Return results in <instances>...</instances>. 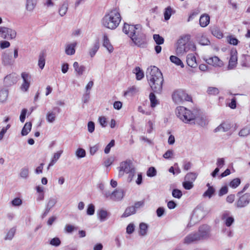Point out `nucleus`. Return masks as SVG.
Here are the masks:
<instances>
[{"instance_id":"28","label":"nucleus","mask_w":250,"mask_h":250,"mask_svg":"<svg viewBox=\"0 0 250 250\" xmlns=\"http://www.w3.org/2000/svg\"><path fill=\"white\" fill-rule=\"evenodd\" d=\"M73 67L75 71L80 76L83 75V72H84L86 69V67L84 65L79 66L78 62H74Z\"/></svg>"},{"instance_id":"63","label":"nucleus","mask_w":250,"mask_h":250,"mask_svg":"<svg viewBox=\"0 0 250 250\" xmlns=\"http://www.w3.org/2000/svg\"><path fill=\"white\" fill-rule=\"evenodd\" d=\"M228 187L227 186H224L221 188L218 192V195L220 197H221L225 194H226L228 192Z\"/></svg>"},{"instance_id":"21","label":"nucleus","mask_w":250,"mask_h":250,"mask_svg":"<svg viewBox=\"0 0 250 250\" xmlns=\"http://www.w3.org/2000/svg\"><path fill=\"white\" fill-rule=\"evenodd\" d=\"M103 45L104 47L111 53L113 51L114 48L112 45L111 44L110 41L106 34H104L103 36Z\"/></svg>"},{"instance_id":"47","label":"nucleus","mask_w":250,"mask_h":250,"mask_svg":"<svg viewBox=\"0 0 250 250\" xmlns=\"http://www.w3.org/2000/svg\"><path fill=\"white\" fill-rule=\"evenodd\" d=\"M56 119V113L54 112H48L46 114V120L50 123H53Z\"/></svg>"},{"instance_id":"12","label":"nucleus","mask_w":250,"mask_h":250,"mask_svg":"<svg viewBox=\"0 0 250 250\" xmlns=\"http://www.w3.org/2000/svg\"><path fill=\"white\" fill-rule=\"evenodd\" d=\"M125 196L124 190L117 188L112 192L111 200L115 201H121Z\"/></svg>"},{"instance_id":"14","label":"nucleus","mask_w":250,"mask_h":250,"mask_svg":"<svg viewBox=\"0 0 250 250\" xmlns=\"http://www.w3.org/2000/svg\"><path fill=\"white\" fill-rule=\"evenodd\" d=\"M206 62L208 64L215 67H222L224 64L223 62L217 56L210 57Z\"/></svg>"},{"instance_id":"15","label":"nucleus","mask_w":250,"mask_h":250,"mask_svg":"<svg viewBox=\"0 0 250 250\" xmlns=\"http://www.w3.org/2000/svg\"><path fill=\"white\" fill-rule=\"evenodd\" d=\"M17 82V78L13 74L8 75L4 78V83L6 86H11L16 83Z\"/></svg>"},{"instance_id":"35","label":"nucleus","mask_w":250,"mask_h":250,"mask_svg":"<svg viewBox=\"0 0 250 250\" xmlns=\"http://www.w3.org/2000/svg\"><path fill=\"white\" fill-rule=\"evenodd\" d=\"M215 193V189L214 187H208L204 193L203 196L204 197H208L210 199Z\"/></svg>"},{"instance_id":"58","label":"nucleus","mask_w":250,"mask_h":250,"mask_svg":"<svg viewBox=\"0 0 250 250\" xmlns=\"http://www.w3.org/2000/svg\"><path fill=\"white\" fill-rule=\"evenodd\" d=\"M207 92L209 95H216L219 94V89L215 87H208L207 90Z\"/></svg>"},{"instance_id":"8","label":"nucleus","mask_w":250,"mask_h":250,"mask_svg":"<svg viewBox=\"0 0 250 250\" xmlns=\"http://www.w3.org/2000/svg\"><path fill=\"white\" fill-rule=\"evenodd\" d=\"M15 30L6 27H0V37L4 39L12 40L16 37Z\"/></svg>"},{"instance_id":"30","label":"nucleus","mask_w":250,"mask_h":250,"mask_svg":"<svg viewBox=\"0 0 250 250\" xmlns=\"http://www.w3.org/2000/svg\"><path fill=\"white\" fill-rule=\"evenodd\" d=\"M148 226L146 223L142 222L139 224V235L140 236H145L147 234Z\"/></svg>"},{"instance_id":"22","label":"nucleus","mask_w":250,"mask_h":250,"mask_svg":"<svg viewBox=\"0 0 250 250\" xmlns=\"http://www.w3.org/2000/svg\"><path fill=\"white\" fill-rule=\"evenodd\" d=\"M196 41L201 45H208L210 44L209 40L203 35H198L196 36Z\"/></svg>"},{"instance_id":"42","label":"nucleus","mask_w":250,"mask_h":250,"mask_svg":"<svg viewBox=\"0 0 250 250\" xmlns=\"http://www.w3.org/2000/svg\"><path fill=\"white\" fill-rule=\"evenodd\" d=\"M153 39L157 45L163 44L165 42L164 38L159 34H154L153 35Z\"/></svg>"},{"instance_id":"10","label":"nucleus","mask_w":250,"mask_h":250,"mask_svg":"<svg viewBox=\"0 0 250 250\" xmlns=\"http://www.w3.org/2000/svg\"><path fill=\"white\" fill-rule=\"evenodd\" d=\"M237 64V51L236 49H232L230 51V59L229 62L228 69H234Z\"/></svg>"},{"instance_id":"16","label":"nucleus","mask_w":250,"mask_h":250,"mask_svg":"<svg viewBox=\"0 0 250 250\" xmlns=\"http://www.w3.org/2000/svg\"><path fill=\"white\" fill-rule=\"evenodd\" d=\"M119 167L121 169V170H123L126 173L129 171L130 168L134 167L132 166V161L130 159H127L120 163Z\"/></svg>"},{"instance_id":"64","label":"nucleus","mask_w":250,"mask_h":250,"mask_svg":"<svg viewBox=\"0 0 250 250\" xmlns=\"http://www.w3.org/2000/svg\"><path fill=\"white\" fill-rule=\"evenodd\" d=\"M157 216L158 217H162L166 213L165 209L163 207H160L156 210Z\"/></svg>"},{"instance_id":"33","label":"nucleus","mask_w":250,"mask_h":250,"mask_svg":"<svg viewBox=\"0 0 250 250\" xmlns=\"http://www.w3.org/2000/svg\"><path fill=\"white\" fill-rule=\"evenodd\" d=\"M155 92L153 91L149 94V98L150 102V106L151 107H154L159 104V101L157 99V97L155 94Z\"/></svg>"},{"instance_id":"5","label":"nucleus","mask_w":250,"mask_h":250,"mask_svg":"<svg viewBox=\"0 0 250 250\" xmlns=\"http://www.w3.org/2000/svg\"><path fill=\"white\" fill-rule=\"evenodd\" d=\"M129 37L134 45L140 48H146L147 46V40L146 34L142 31H138L136 33L130 34Z\"/></svg>"},{"instance_id":"54","label":"nucleus","mask_w":250,"mask_h":250,"mask_svg":"<svg viewBox=\"0 0 250 250\" xmlns=\"http://www.w3.org/2000/svg\"><path fill=\"white\" fill-rule=\"evenodd\" d=\"M131 30V33L133 34V32L136 33L138 31H142V26L141 24H136V25H131V26L129 27Z\"/></svg>"},{"instance_id":"48","label":"nucleus","mask_w":250,"mask_h":250,"mask_svg":"<svg viewBox=\"0 0 250 250\" xmlns=\"http://www.w3.org/2000/svg\"><path fill=\"white\" fill-rule=\"evenodd\" d=\"M250 134V127L246 126L242 128L239 132V135L241 137H246Z\"/></svg>"},{"instance_id":"9","label":"nucleus","mask_w":250,"mask_h":250,"mask_svg":"<svg viewBox=\"0 0 250 250\" xmlns=\"http://www.w3.org/2000/svg\"><path fill=\"white\" fill-rule=\"evenodd\" d=\"M192 124H197L199 126L204 127L208 125V121L205 114L196 111L194 112Z\"/></svg>"},{"instance_id":"25","label":"nucleus","mask_w":250,"mask_h":250,"mask_svg":"<svg viewBox=\"0 0 250 250\" xmlns=\"http://www.w3.org/2000/svg\"><path fill=\"white\" fill-rule=\"evenodd\" d=\"M77 42H75L67 45L65 48V52L67 55H72L75 53V47Z\"/></svg>"},{"instance_id":"1","label":"nucleus","mask_w":250,"mask_h":250,"mask_svg":"<svg viewBox=\"0 0 250 250\" xmlns=\"http://www.w3.org/2000/svg\"><path fill=\"white\" fill-rule=\"evenodd\" d=\"M146 76L151 90L156 94L162 91L164 78L162 73L155 66H151L146 72Z\"/></svg>"},{"instance_id":"7","label":"nucleus","mask_w":250,"mask_h":250,"mask_svg":"<svg viewBox=\"0 0 250 250\" xmlns=\"http://www.w3.org/2000/svg\"><path fill=\"white\" fill-rule=\"evenodd\" d=\"M172 98L175 102L182 101H192V98L182 89H178L175 91L172 94Z\"/></svg>"},{"instance_id":"50","label":"nucleus","mask_w":250,"mask_h":250,"mask_svg":"<svg viewBox=\"0 0 250 250\" xmlns=\"http://www.w3.org/2000/svg\"><path fill=\"white\" fill-rule=\"evenodd\" d=\"M76 155L78 158H82L85 156L86 151L82 148H79L76 151Z\"/></svg>"},{"instance_id":"34","label":"nucleus","mask_w":250,"mask_h":250,"mask_svg":"<svg viewBox=\"0 0 250 250\" xmlns=\"http://www.w3.org/2000/svg\"><path fill=\"white\" fill-rule=\"evenodd\" d=\"M170 61L171 62L175 64L176 65L180 66L182 68L184 67V64L181 60L178 57L171 55L169 57Z\"/></svg>"},{"instance_id":"40","label":"nucleus","mask_w":250,"mask_h":250,"mask_svg":"<svg viewBox=\"0 0 250 250\" xmlns=\"http://www.w3.org/2000/svg\"><path fill=\"white\" fill-rule=\"evenodd\" d=\"M68 4L67 2H64L59 10V13L61 16L65 15L68 9Z\"/></svg>"},{"instance_id":"60","label":"nucleus","mask_w":250,"mask_h":250,"mask_svg":"<svg viewBox=\"0 0 250 250\" xmlns=\"http://www.w3.org/2000/svg\"><path fill=\"white\" fill-rule=\"evenodd\" d=\"M16 231V229L13 228L11 229L7 233V234L4 238L5 240H11L14 236L15 233Z\"/></svg>"},{"instance_id":"17","label":"nucleus","mask_w":250,"mask_h":250,"mask_svg":"<svg viewBox=\"0 0 250 250\" xmlns=\"http://www.w3.org/2000/svg\"><path fill=\"white\" fill-rule=\"evenodd\" d=\"M97 213L98 218L101 222L106 220L110 216V213L103 208L98 210Z\"/></svg>"},{"instance_id":"20","label":"nucleus","mask_w":250,"mask_h":250,"mask_svg":"<svg viewBox=\"0 0 250 250\" xmlns=\"http://www.w3.org/2000/svg\"><path fill=\"white\" fill-rule=\"evenodd\" d=\"M187 62L189 66L192 68H195L198 65L196 57L192 54H189L187 55Z\"/></svg>"},{"instance_id":"27","label":"nucleus","mask_w":250,"mask_h":250,"mask_svg":"<svg viewBox=\"0 0 250 250\" xmlns=\"http://www.w3.org/2000/svg\"><path fill=\"white\" fill-rule=\"evenodd\" d=\"M175 13V10L172 9L171 6H168L165 9L164 12V19L165 21H168L170 19L172 14Z\"/></svg>"},{"instance_id":"49","label":"nucleus","mask_w":250,"mask_h":250,"mask_svg":"<svg viewBox=\"0 0 250 250\" xmlns=\"http://www.w3.org/2000/svg\"><path fill=\"white\" fill-rule=\"evenodd\" d=\"M171 194L173 197L177 199H180L183 195L182 191L178 188L173 189Z\"/></svg>"},{"instance_id":"24","label":"nucleus","mask_w":250,"mask_h":250,"mask_svg":"<svg viewBox=\"0 0 250 250\" xmlns=\"http://www.w3.org/2000/svg\"><path fill=\"white\" fill-rule=\"evenodd\" d=\"M210 31L212 35L218 39H221L223 37V34L220 31L219 28L215 25L211 26Z\"/></svg>"},{"instance_id":"32","label":"nucleus","mask_w":250,"mask_h":250,"mask_svg":"<svg viewBox=\"0 0 250 250\" xmlns=\"http://www.w3.org/2000/svg\"><path fill=\"white\" fill-rule=\"evenodd\" d=\"M230 128V125L225 123H222L218 127L215 128L214 130V132H217L220 130L224 132L228 131Z\"/></svg>"},{"instance_id":"4","label":"nucleus","mask_w":250,"mask_h":250,"mask_svg":"<svg viewBox=\"0 0 250 250\" xmlns=\"http://www.w3.org/2000/svg\"><path fill=\"white\" fill-rule=\"evenodd\" d=\"M175 114L184 123L192 124L194 112L192 111L184 106H178L175 110Z\"/></svg>"},{"instance_id":"13","label":"nucleus","mask_w":250,"mask_h":250,"mask_svg":"<svg viewBox=\"0 0 250 250\" xmlns=\"http://www.w3.org/2000/svg\"><path fill=\"white\" fill-rule=\"evenodd\" d=\"M12 52H4L2 55V62L4 65H10L13 64L14 60L12 58Z\"/></svg>"},{"instance_id":"61","label":"nucleus","mask_w":250,"mask_h":250,"mask_svg":"<svg viewBox=\"0 0 250 250\" xmlns=\"http://www.w3.org/2000/svg\"><path fill=\"white\" fill-rule=\"evenodd\" d=\"M228 39L229 43L230 44H232L233 45H237L239 42V41L237 38L231 35L229 36L228 37Z\"/></svg>"},{"instance_id":"45","label":"nucleus","mask_w":250,"mask_h":250,"mask_svg":"<svg viewBox=\"0 0 250 250\" xmlns=\"http://www.w3.org/2000/svg\"><path fill=\"white\" fill-rule=\"evenodd\" d=\"M20 176L23 179H27L29 176L28 168L26 167L22 168L20 173Z\"/></svg>"},{"instance_id":"37","label":"nucleus","mask_w":250,"mask_h":250,"mask_svg":"<svg viewBox=\"0 0 250 250\" xmlns=\"http://www.w3.org/2000/svg\"><path fill=\"white\" fill-rule=\"evenodd\" d=\"M136 78L137 80H141L144 77V71L139 66H137L135 68Z\"/></svg>"},{"instance_id":"52","label":"nucleus","mask_w":250,"mask_h":250,"mask_svg":"<svg viewBox=\"0 0 250 250\" xmlns=\"http://www.w3.org/2000/svg\"><path fill=\"white\" fill-rule=\"evenodd\" d=\"M11 204L13 207H19L22 204V200L19 197H16L11 201Z\"/></svg>"},{"instance_id":"55","label":"nucleus","mask_w":250,"mask_h":250,"mask_svg":"<svg viewBox=\"0 0 250 250\" xmlns=\"http://www.w3.org/2000/svg\"><path fill=\"white\" fill-rule=\"evenodd\" d=\"M115 142L114 140H111L110 142L107 144V145L105 146L104 152L105 154H108L109 153L110 151V149L112 147H113L115 146Z\"/></svg>"},{"instance_id":"3","label":"nucleus","mask_w":250,"mask_h":250,"mask_svg":"<svg viewBox=\"0 0 250 250\" xmlns=\"http://www.w3.org/2000/svg\"><path fill=\"white\" fill-rule=\"evenodd\" d=\"M121 16L119 10L114 8L107 12L102 20V25L105 27L114 30L120 24Z\"/></svg>"},{"instance_id":"39","label":"nucleus","mask_w":250,"mask_h":250,"mask_svg":"<svg viewBox=\"0 0 250 250\" xmlns=\"http://www.w3.org/2000/svg\"><path fill=\"white\" fill-rule=\"evenodd\" d=\"M45 62V60L44 54L43 52H41L40 54L38 61V66L41 69H42L44 68Z\"/></svg>"},{"instance_id":"26","label":"nucleus","mask_w":250,"mask_h":250,"mask_svg":"<svg viewBox=\"0 0 250 250\" xmlns=\"http://www.w3.org/2000/svg\"><path fill=\"white\" fill-rule=\"evenodd\" d=\"M202 214V215L198 218L199 220L202 219L205 215V212H203V208L202 207H197L193 211V214L191 219H192L194 216H197L198 215Z\"/></svg>"},{"instance_id":"29","label":"nucleus","mask_w":250,"mask_h":250,"mask_svg":"<svg viewBox=\"0 0 250 250\" xmlns=\"http://www.w3.org/2000/svg\"><path fill=\"white\" fill-rule=\"evenodd\" d=\"M32 127V123L27 122L26 123L23 127H22L21 131V135L22 136L27 135L29 132L31 131Z\"/></svg>"},{"instance_id":"38","label":"nucleus","mask_w":250,"mask_h":250,"mask_svg":"<svg viewBox=\"0 0 250 250\" xmlns=\"http://www.w3.org/2000/svg\"><path fill=\"white\" fill-rule=\"evenodd\" d=\"M197 177V174L195 172H189L188 173L185 177V180L187 181H189V182H192L193 183L194 181L195 180Z\"/></svg>"},{"instance_id":"57","label":"nucleus","mask_w":250,"mask_h":250,"mask_svg":"<svg viewBox=\"0 0 250 250\" xmlns=\"http://www.w3.org/2000/svg\"><path fill=\"white\" fill-rule=\"evenodd\" d=\"M95 213V206L93 204L88 205L86 209V214L88 215H92Z\"/></svg>"},{"instance_id":"19","label":"nucleus","mask_w":250,"mask_h":250,"mask_svg":"<svg viewBox=\"0 0 250 250\" xmlns=\"http://www.w3.org/2000/svg\"><path fill=\"white\" fill-rule=\"evenodd\" d=\"M222 219L225 220V224L228 227H230L234 222V218L232 216H229V212L224 213L222 216Z\"/></svg>"},{"instance_id":"46","label":"nucleus","mask_w":250,"mask_h":250,"mask_svg":"<svg viewBox=\"0 0 250 250\" xmlns=\"http://www.w3.org/2000/svg\"><path fill=\"white\" fill-rule=\"evenodd\" d=\"M157 175V170L155 167H151L146 171V175L149 177H153Z\"/></svg>"},{"instance_id":"31","label":"nucleus","mask_w":250,"mask_h":250,"mask_svg":"<svg viewBox=\"0 0 250 250\" xmlns=\"http://www.w3.org/2000/svg\"><path fill=\"white\" fill-rule=\"evenodd\" d=\"M136 210L133 206H129L126 208L124 213L122 215V218H125L130 216L131 215L136 213Z\"/></svg>"},{"instance_id":"41","label":"nucleus","mask_w":250,"mask_h":250,"mask_svg":"<svg viewBox=\"0 0 250 250\" xmlns=\"http://www.w3.org/2000/svg\"><path fill=\"white\" fill-rule=\"evenodd\" d=\"M241 181L239 178H236L232 179L229 183V186L232 188H236L241 184Z\"/></svg>"},{"instance_id":"2","label":"nucleus","mask_w":250,"mask_h":250,"mask_svg":"<svg viewBox=\"0 0 250 250\" xmlns=\"http://www.w3.org/2000/svg\"><path fill=\"white\" fill-rule=\"evenodd\" d=\"M211 228L207 224L200 226L197 231L191 233L184 239V243L190 244L208 239L210 236Z\"/></svg>"},{"instance_id":"6","label":"nucleus","mask_w":250,"mask_h":250,"mask_svg":"<svg viewBox=\"0 0 250 250\" xmlns=\"http://www.w3.org/2000/svg\"><path fill=\"white\" fill-rule=\"evenodd\" d=\"M238 198L234 203V206L238 208H244L250 203V193L247 192L237 196Z\"/></svg>"},{"instance_id":"44","label":"nucleus","mask_w":250,"mask_h":250,"mask_svg":"<svg viewBox=\"0 0 250 250\" xmlns=\"http://www.w3.org/2000/svg\"><path fill=\"white\" fill-rule=\"evenodd\" d=\"M99 48V42L97 41L94 46L89 50V55L91 57H93Z\"/></svg>"},{"instance_id":"18","label":"nucleus","mask_w":250,"mask_h":250,"mask_svg":"<svg viewBox=\"0 0 250 250\" xmlns=\"http://www.w3.org/2000/svg\"><path fill=\"white\" fill-rule=\"evenodd\" d=\"M182 40L178 41V46L176 48V53L177 55L182 54L188 51V46H186V43H182Z\"/></svg>"},{"instance_id":"53","label":"nucleus","mask_w":250,"mask_h":250,"mask_svg":"<svg viewBox=\"0 0 250 250\" xmlns=\"http://www.w3.org/2000/svg\"><path fill=\"white\" fill-rule=\"evenodd\" d=\"M183 188L186 190L191 189L194 186L193 183L192 182L185 180L182 183Z\"/></svg>"},{"instance_id":"11","label":"nucleus","mask_w":250,"mask_h":250,"mask_svg":"<svg viewBox=\"0 0 250 250\" xmlns=\"http://www.w3.org/2000/svg\"><path fill=\"white\" fill-rule=\"evenodd\" d=\"M21 77L23 80V83L21 86V89L27 91L30 85L31 76L29 74L26 72H22Z\"/></svg>"},{"instance_id":"23","label":"nucleus","mask_w":250,"mask_h":250,"mask_svg":"<svg viewBox=\"0 0 250 250\" xmlns=\"http://www.w3.org/2000/svg\"><path fill=\"white\" fill-rule=\"evenodd\" d=\"M210 17L208 14L202 15L199 20V23L201 27H205L209 23Z\"/></svg>"},{"instance_id":"36","label":"nucleus","mask_w":250,"mask_h":250,"mask_svg":"<svg viewBox=\"0 0 250 250\" xmlns=\"http://www.w3.org/2000/svg\"><path fill=\"white\" fill-rule=\"evenodd\" d=\"M36 0H26V8L28 11H32L36 6Z\"/></svg>"},{"instance_id":"51","label":"nucleus","mask_w":250,"mask_h":250,"mask_svg":"<svg viewBox=\"0 0 250 250\" xmlns=\"http://www.w3.org/2000/svg\"><path fill=\"white\" fill-rule=\"evenodd\" d=\"M49 244L55 247H59L61 244V241L59 237H56L50 240Z\"/></svg>"},{"instance_id":"59","label":"nucleus","mask_w":250,"mask_h":250,"mask_svg":"<svg viewBox=\"0 0 250 250\" xmlns=\"http://www.w3.org/2000/svg\"><path fill=\"white\" fill-rule=\"evenodd\" d=\"M126 173L129 174L127 178V181L128 182H130L132 180L133 177L135 176L136 173L135 168L132 167V168H130L129 171L128 172H126Z\"/></svg>"},{"instance_id":"56","label":"nucleus","mask_w":250,"mask_h":250,"mask_svg":"<svg viewBox=\"0 0 250 250\" xmlns=\"http://www.w3.org/2000/svg\"><path fill=\"white\" fill-rule=\"evenodd\" d=\"M137 92L136 88L135 86H132L128 88L127 90L125 92L124 95H133Z\"/></svg>"},{"instance_id":"43","label":"nucleus","mask_w":250,"mask_h":250,"mask_svg":"<svg viewBox=\"0 0 250 250\" xmlns=\"http://www.w3.org/2000/svg\"><path fill=\"white\" fill-rule=\"evenodd\" d=\"M8 91L7 89H1L0 90V102L3 103L8 97Z\"/></svg>"},{"instance_id":"62","label":"nucleus","mask_w":250,"mask_h":250,"mask_svg":"<svg viewBox=\"0 0 250 250\" xmlns=\"http://www.w3.org/2000/svg\"><path fill=\"white\" fill-rule=\"evenodd\" d=\"M77 228L71 225L67 224L64 228V230L66 233H71L73 231L76 230Z\"/></svg>"}]
</instances>
